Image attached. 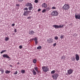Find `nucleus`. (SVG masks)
I'll list each match as a JSON object with an SVG mask.
<instances>
[{
    "label": "nucleus",
    "mask_w": 80,
    "mask_h": 80,
    "mask_svg": "<svg viewBox=\"0 0 80 80\" xmlns=\"http://www.w3.org/2000/svg\"><path fill=\"white\" fill-rule=\"evenodd\" d=\"M46 12V9H43L42 11V13H44L45 12Z\"/></svg>",
    "instance_id": "nucleus-33"
},
{
    "label": "nucleus",
    "mask_w": 80,
    "mask_h": 80,
    "mask_svg": "<svg viewBox=\"0 0 80 80\" xmlns=\"http://www.w3.org/2000/svg\"><path fill=\"white\" fill-rule=\"evenodd\" d=\"M64 38V35H61L60 38L63 39Z\"/></svg>",
    "instance_id": "nucleus-23"
},
{
    "label": "nucleus",
    "mask_w": 80,
    "mask_h": 80,
    "mask_svg": "<svg viewBox=\"0 0 80 80\" xmlns=\"http://www.w3.org/2000/svg\"><path fill=\"white\" fill-rule=\"evenodd\" d=\"M75 18L76 19H80V13L75 15Z\"/></svg>",
    "instance_id": "nucleus-11"
},
{
    "label": "nucleus",
    "mask_w": 80,
    "mask_h": 80,
    "mask_svg": "<svg viewBox=\"0 0 80 80\" xmlns=\"http://www.w3.org/2000/svg\"><path fill=\"white\" fill-rule=\"evenodd\" d=\"M7 52V50H2V52H1V53H4V52Z\"/></svg>",
    "instance_id": "nucleus-25"
},
{
    "label": "nucleus",
    "mask_w": 80,
    "mask_h": 80,
    "mask_svg": "<svg viewBox=\"0 0 80 80\" xmlns=\"http://www.w3.org/2000/svg\"><path fill=\"white\" fill-rule=\"evenodd\" d=\"M33 63H37V60H36V59H34L33 60Z\"/></svg>",
    "instance_id": "nucleus-27"
},
{
    "label": "nucleus",
    "mask_w": 80,
    "mask_h": 80,
    "mask_svg": "<svg viewBox=\"0 0 80 80\" xmlns=\"http://www.w3.org/2000/svg\"><path fill=\"white\" fill-rule=\"evenodd\" d=\"M72 73H73V70L71 69H70L68 71V73L69 74V75L72 74Z\"/></svg>",
    "instance_id": "nucleus-10"
},
{
    "label": "nucleus",
    "mask_w": 80,
    "mask_h": 80,
    "mask_svg": "<svg viewBox=\"0 0 80 80\" xmlns=\"http://www.w3.org/2000/svg\"><path fill=\"white\" fill-rule=\"evenodd\" d=\"M42 69L44 72H47L49 70V69L47 66H43L42 68Z\"/></svg>",
    "instance_id": "nucleus-3"
},
{
    "label": "nucleus",
    "mask_w": 80,
    "mask_h": 80,
    "mask_svg": "<svg viewBox=\"0 0 80 80\" xmlns=\"http://www.w3.org/2000/svg\"><path fill=\"white\" fill-rule=\"evenodd\" d=\"M25 6L27 7H31V6H33V5H32V3L30 2H28L25 4Z\"/></svg>",
    "instance_id": "nucleus-8"
},
{
    "label": "nucleus",
    "mask_w": 80,
    "mask_h": 80,
    "mask_svg": "<svg viewBox=\"0 0 80 80\" xmlns=\"http://www.w3.org/2000/svg\"><path fill=\"white\" fill-rule=\"evenodd\" d=\"M3 57L4 58H7L10 59V58L9 57L8 55L7 54H4L3 55Z\"/></svg>",
    "instance_id": "nucleus-12"
},
{
    "label": "nucleus",
    "mask_w": 80,
    "mask_h": 80,
    "mask_svg": "<svg viewBox=\"0 0 80 80\" xmlns=\"http://www.w3.org/2000/svg\"><path fill=\"white\" fill-rule=\"evenodd\" d=\"M50 8H49V7H47L46 8V10H47V11H49V10H50Z\"/></svg>",
    "instance_id": "nucleus-24"
},
{
    "label": "nucleus",
    "mask_w": 80,
    "mask_h": 80,
    "mask_svg": "<svg viewBox=\"0 0 80 80\" xmlns=\"http://www.w3.org/2000/svg\"><path fill=\"white\" fill-rule=\"evenodd\" d=\"M16 6L18 7V8H19V7H20V4H18L16 5Z\"/></svg>",
    "instance_id": "nucleus-30"
},
{
    "label": "nucleus",
    "mask_w": 80,
    "mask_h": 80,
    "mask_svg": "<svg viewBox=\"0 0 80 80\" xmlns=\"http://www.w3.org/2000/svg\"><path fill=\"white\" fill-rule=\"evenodd\" d=\"M75 60V58H74V57H72L71 58V60H72V61H73V62H74Z\"/></svg>",
    "instance_id": "nucleus-22"
},
{
    "label": "nucleus",
    "mask_w": 80,
    "mask_h": 80,
    "mask_svg": "<svg viewBox=\"0 0 80 80\" xmlns=\"http://www.w3.org/2000/svg\"><path fill=\"white\" fill-rule=\"evenodd\" d=\"M55 70H53L51 72V73H52V74H54V73H55Z\"/></svg>",
    "instance_id": "nucleus-28"
},
{
    "label": "nucleus",
    "mask_w": 80,
    "mask_h": 80,
    "mask_svg": "<svg viewBox=\"0 0 80 80\" xmlns=\"http://www.w3.org/2000/svg\"><path fill=\"white\" fill-rule=\"evenodd\" d=\"M54 39H55V40H58V37H55L54 38Z\"/></svg>",
    "instance_id": "nucleus-34"
},
{
    "label": "nucleus",
    "mask_w": 80,
    "mask_h": 80,
    "mask_svg": "<svg viewBox=\"0 0 80 80\" xmlns=\"http://www.w3.org/2000/svg\"><path fill=\"white\" fill-rule=\"evenodd\" d=\"M0 71L2 73V74L3 73H4V70L3 69L1 70Z\"/></svg>",
    "instance_id": "nucleus-29"
},
{
    "label": "nucleus",
    "mask_w": 80,
    "mask_h": 80,
    "mask_svg": "<svg viewBox=\"0 0 80 80\" xmlns=\"http://www.w3.org/2000/svg\"><path fill=\"white\" fill-rule=\"evenodd\" d=\"M18 73V72L17 71H16L14 73V75H17Z\"/></svg>",
    "instance_id": "nucleus-38"
},
{
    "label": "nucleus",
    "mask_w": 80,
    "mask_h": 80,
    "mask_svg": "<svg viewBox=\"0 0 80 80\" xmlns=\"http://www.w3.org/2000/svg\"><path fill=\"white\" fill-rule=\"evenodd\" d=\"M56 46V43L53 44V47H55Z\"/></svg>",
    "instance_id": "nucleus-40"
},
{
    "label": "nucleus",
    "mask_w": 80,
    "mask_h": 80,
    "mask_svg": "<svg viewBox=\"0 0 80 80\" xmlns=\"http://www.w3.org/2000/svg\"><path fill=\"white\" fill-rule=\"evenodd\" d=\"M32 40H33V39H32Z\"/></svg>",
    "instance_id": "nucleus-47"
},
{
    "label": "nucleus",
    "mask_w": 80,
    "mask_h": 80,
    "mask_svg": "<svg viewBox=\"0 0 80 80\" xmlns=\"http://www.w3.org/2000/svg\"><path fill=\"white\" fill-rule=\"evenodd\" d=\"M38 40V39L36 37H35L34 38V41H35V42L37 41Z\"/></svg>",
    "instance_id": "nucleus-31"
},
{
    "label": "nucleus",
    "mask_w": 80,
    "mask_h": 80,
    "mask_svg": "<svg viewBox=\"0 0 80 80\" xmlns=\"http://www.w3.org/2000/svg\"><path fill=\"white\" fill-rule=\"evenodd\" d=\"M8 39H9V38L6 37L5 38V41H8Z\"/></svg>",
    "instance_id": "nucleus-26"
},
{
    "label": "nucleus",
    "mask_w": 80,
    "mask_h": 80,
    "mask_svg": "<svg viewBox=\"0 0 80 80\" xmlns=\"http://www.w3.org/2000/svg\"><path fill=\"white\" fill-rule=\"evenodd\" d=\"M40 11H41V9H39L38 10V12H40Z\"/></svg>",
    "instance_id": "nucleus-42"
},
{
    "label": "nucleus",
    "mask_w": 80,
    "mask_h": 80,
    "mask_svg": "<svg viewBox=\"0 0 80 80\" xmlns=\"http://www.w3.org/2000/svg\"><path fill=\"white\" fill-rule=\"evenodd\" d=\"M23 10L24 11H28V9L27 8H25Z\"/></svg>",
    "instance_id": "nucleus-20"
},
{
    "label": "nucleus",
    "mask_w": 80,
    "mask_h": 80,
    "mask_svg": "<svg viewBox=\"0 0 80 80\" xmlns=\"http://www.w3.org/2000/svg\"><path fill=\"white\" fill-rule=\"evenodd\" d=\"M35 2L36 3H37L38 2V0H35Z\"/></svg>",
    "instance_id": "nucleus-36"
},
{
    "label": "nucleus",
    "mask_w": 80,
    "mask_h": 80,
    "mask_svg": "<svg viewBox=\"0 0 80 80\" xmlns=\"http://www.w3.org/2000/svg\"><path fill=\"white\" fill-rule=\"evenodd\" d=\"M10 67H12V65H10Z\"/></svg>",
    "instance_id": "nucleus-46"
},
{
    "label": "nucleus",
    "mask_w": 80,
    "mask_h": 80,
    "mask_svg": "<svg viewBox=\"0 0 80 80\" xmlns=\"http://www.w3.org/2000/svg\"><path fill=\"white\" fill-rule=\"evenodd\" d=\"M31 18V17H29L27 18V19H30Z\"/></svg>",
    "instance_id": "nucleus-43"
},
{
    "label": "nucleus",
    "mask_w": 80,
    "mask_h": 80,
    "mask_svg": "<svg viewBox=\"0 0 80 80\" xmlns=\"http://www.w3.org/2000/svg\"><path fill=\"white\" fill-rule=\"evenodd\" d=\"M20 63H19V62H18V63H17V64H18V65H19V64Z\"/></svg>",
    "instance_id": "nucleus-45"
},
{
    "label": "nucleus",
    "mask_w": 80,
    "mask_h": 80,
    "mask_svg": "<svg viewBox=\"0 0 80 80\" xmlns=\"http://www.w3.org/2000/svg\"><path fill=\"white\" fill-rule=\"evenodd\" d=\"M52 17H57L58 15V12L57 11H53L51 13Z\"/></svg>",
    "instance_id": "nucleus-1"
},
{
    "label": "nucleus",
    "mask_w": 80,
    "mask_h": 80,
    "mask_svg": "<svg viewBox=\"0 0 80 80\" xmlns=\"http://www.w3.org/2000/svg\"><path fill=\"white\" fill-rule=\"evenodd\" d=\"M58 77V74L57 73H55L52 75V77L53 79H57Z\"/></svg>",
    "instance_id": "nucleus-6"
},
{
    "label": "nucleus",
    "mask_w": 80,
    "mask_h": 80,
    "mask_svg": "<svg viewBox=\"0 0 80 80\" xmlns=\"http://www.w3.org/2000/svg\"><path fill=\"white\" fill-rule=\"evenodd\" d=\"M34 69H35V70H36V71L38 73V67H36L34 68Z\"/></svg>",
    "instance_id": "nucleus-18"
},
{
    "label": "nucleus",
    "mask_w": 80,
    "mask_h": 80,
    "mask_svg": "<svg viewBox=\"0 0 80 80\" xmlns=\"http://www.w3.org/2000/svg\"><path fill=\"white\" fill-rule=\"evenodd\" d=\"M14 32H17V29H15L14 30Z\"/></svg>",
    "instance_id": "nucleus-44"
},
{
    "label": "nucleus",
    "mask_w": 80,
    "mask_h": 80,
    "mask_svg": "<svg viewBox=\"0 0 80 80\" xmlns=\"http://www.w3.org/2000/svg\"><path fill=\"white\" fill-rule=\"evenodd\" d=\"M52 10H54L56 9V8L55 7H53L52 8Z\"/></svg>",
    "instance_id": "nucleus-32"
},
{
    "label": "nucleus",
    "mask_w": 80,
    "mask_h": 80,
    "mask_svg": "<svg viewBox=\"0 0 80 80\" xmlns=\"http://www.w3.org/2000/svg\"><path fill=\"white\" fill-rule=\"evenodd\" d=\"M19 48H20V49H22V48H23V47H22V46L21 45L19 46Z\"/></svg>",
    "instance_id": "nucleus-37"
},
{
    "label": "nucleus",
    "mask_w": 80,
    "mask_h": 80,
    "mask_svg": "<svg viewBox=\"0 0 80 80\" xmlns=\"http://www.w3.org/2000/svg\"><path fill=\"white\" fill-rule=\"evenodd\" d=\"M64 10H67L70 8V5L68 4H65L63 7Z\"/></svg>",
    "instance_id": "nucleus-2"
},
{
    "label": "nucleus",
    "mask_w": 80,
    "mask_h": 80,
    "mask_svg": "<svg viewBox=\"0 0 80 80\" xmlns=\"http://www.w3.org/2000/svg\"><path fill=\"white\" fill-rule=\"evenodd\" d=\"M35 43L36 45H37V43H38V41H35Z\"/></svg>",
    "instance_id": "nucleus-41"
},
{
    "label": "nucleus",
    "mask_w": 80,
    "mask_h": 80,
    "mask_svg": "<svg viewBox=\"0 0 80 80\" xmlns=\"http://www.w3.org/2000/svg\"><path fill=\"white\" fill-rule=\"evenodd\" d=\"M41 6L44 8H47V4L46 3H44Z\"/></svg>",
    "instance_id": "nucleus-13"
},
{
    "label": "nucleus",
    "mask_w": 80,
    "mask_h": 80,
    "mask_svg": "<svg viewBox=\"0 0 80 80\" xmlns=\"http://www.w3.org/2000/svg\"><path fill=\"white\" fill-rule=\"evenodd\" d=\"M32 72L34 75H37V72H36V71H35L33 69Z\"/></svg>",
    "instance_id": "nucleus-15"
},
{
    "label": "nucleus",
    "mask_w": 80,
    "mask_h": 80,
    "mask_svg": "<svg viewBox=\"0 0 80 80\" xmlns=\"http://www.w3.org/2000/svg\"><path fill=\"white\" fill-rule=\"evenodd\" d=\"M75 58L76 61H78L79 59H80V57H79V55L78 54H76L75 55Z\"/></svg>",
    "instance_id": "nucleus-9"
},
{
    "label": "nucleus",
    "mask_w": 80,
    "mask_h": 80,
    "mask_svg": "<svg viewBox=\"0 0 80 80\" xmlns=\"http://www.w3.org/2000/svg\"><path fill=\"white\" fill-rule=\"evenodd\" d=\"M24 0H18L19 2H22Z\"/></svg>",
    "instance_id": "nucleus-35"
},
{
    "label": "nucleus",
    "mask_w": 80,
    "mask_h": 80,
    "mask_svg": "<svg viewBox=\"0 0 80 80\" xmlns=\"http://www.w3.org/2000/svg\"><path fill=\"white\" fill-rule=\"evenodd\" d=\"M42 48V47L40 46L38 47L37 48V49H38V50H40V49H41Z\"/></svg>",
    "instance_id": "nucleus-21"
},
{
    "label": "nucleus",
    "mask_w": 80,
    "mask_h": 80,
    "mask_svg": "<svg viewBox=\"0 0 80 80\" xmlns=\"http://www.w3.org/2000/svg\"><path fill=\"white\" fill-rule=\"evenodd\" d=\"M15 23H13L12 24L11 26L12 27H14L15 26Z\"/></svg>",
    "instance_id": "nucleus-39"
},
{
    "label": "nucleus",
    "mask_w": 80,
    "mask_h": 80,
    "mask_svg": "<svg viewBox=\"0 0 80 80\" xmlns=\"http://www.w3.org/2000/svg\"><path fill=\"white\" fill-rule=\"evenodd\" d=\"M63 27H64V25H54L53 26V27H54L55 28H63Z\"/></svg>",
    "instance_id": "nucleus-4"
},
{
    "label": "nucleus",
    "mask_w": 80,
    "mask_h": 80,
    "mask_svg": "<svg viewBox=\"0 0 80 80\" xmlns=\"http://www.w3.org/2000/svg\"><path fill=\"white\" fill-rule=\"evenodd\" d=\"M21 73H22L23 74V73H25V70H21Z\"/></svg>",
    "instance_id": "nucleus-19"
},
{
    "label": "nucleus",
    "mask_w": 80,
    "mask_h": 80,
    "mask_svg": "<svg viewBox=\"0 0 80 80\" xmlns=\"http://www.w3.org/2000/svg\"><path fill=\"white\" fill-rule=\"evenodd\" d=\"M29 34L31 35H33V34H34V31L33 30L29 31Z\"/></svg>",
    "instance_id": "nucleus-14"
},
{
    "label": "nucleus",
    "mask_w": 80,
    "mask_h": 80,
    "mask_svg": "<svg viewBox=\"0 0 80 80\" xmlns=\"http://www.w3.org/2000/svg\"><path fill=\"white\" fill-rule=\"evenodd\" d=\"M53 40L52 38H49L47 39V42L48 43H53Z\"/></svg>",
    "instance_id": "nucleus-7"
},
{
    "label": "nucleus",
    "mask_w": 80,
    "mask_h": 80,
    "mask_svg": "<svg viewBox=\"0 0 80 80\" xmlns=\"http://www.w3.org/2000/svg\"><path fill=\"white\" fill-rule=\"evenodd\" d=\"M30 13H31V11H24L23 15L24 16H27V15H28V14H29Z\"/></svg>",
    "instance_id": "nucleus-5"
},
{
    "label": "nucleus",
    "mask_w": 80,
    "mask_h": 80,
    "mask_svg": "<svg viewBox=\"0 0 80 80\" xmlns=\"http://www.w3.org/2000/svg\"><path fill=\"white\" fill-rule=\"evenodd\" d=\"M28 9L29 10H32L33 9V6H30L28 8Z\"/></svg>",
    "instance_id": "nucleus-17"
},
{
    "label": "nucleus",
    "mask_w": 80,
    "mask_h": 80,
    "mask_svg": "<svg viewBox=\"0 0 80 80\" xmlns=\"http://www.w3.org/2000/svg\"><path fill=\"white\" fill-rule=\"evenodd\" d=\"M11 72V71H8V70H7L6 71H5V73H6V74L10 73Z\"/></svg>",
    "instance_id": "nucleus-16"
}]
</instances>
